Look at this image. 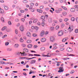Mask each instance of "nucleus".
<instances>
[{"mask_svg":"<svg viewBox=\"0 0 78 78\" xmlns=\"http://www.w3.org/2000/svg\"><path fill=\"white\" fill-rule=\"evenodd\" d=\"M64 71V69L63 67H60L59 68V70L58 71V72L60 73L61 72H63Z\"/></svg>","mask_w":78,"mask_h":78,"instance_id":"obj_1","label":"nucleus"},{"mask_svg":"<svg viewBox=\"0 0 78 78\" xmlns=\"http://www.w3.org/2000/svg\"><path fill=\"white\" fill-rule=\"evenodd\" d=\"M73 25H72L71 27H70L69 28H68V30L69 31V32H71L73 30Z\"/></svg>","mask_w":78,"mask_h":78,"instance_id":"obj_2","label":"nucleus"},{"mask_svg":"<svg viewBox=\"0 0 78 78\" xmlns=\"http://www.w3.org/2000/svg\"><path fill=\"white\" fill-rule=\"evenodd\" d=\"M58 36H61L63 35V32L62 30H60L58 33Z\"/></svg>","mask_w":78,"mask_h":78,"instance_id":"obj_3","label":"nucleus"},{"mask_svg":"<svg viewBox=\"0 0 78 78\" xmlns=\"http://www.w3.org/2000/svg\"><path fill=\"white\" fill-rule=\"evenodd\" d=\"M67 51L69 52H72L73 51V49L70 48H68L66 49Z\"/></svg>","mask_w":78,"mask_h":78,"instance_id":"obj_4","label":"nucleus"},{"mask_svg":"<svg viewBox=\"0 0 78 78\" xmlns=\"http://www.w3.org/2000/svg\"><path fill=\"white\" fill-rule=\"evenodd\" d=\"M2 6L4 7L5 10H8L9 9V7L8 6L5 5H3Z\"/></svg>","mask_w":78,"mask_h":78,"instance_id":"obj_5","label":"nucleus"},{"mask_svg":"<svg viewBox=\"0 0 78 78\" xmlns=\"http://www.w3.org/2000/svg\"><path fill=\"white\" fill-rule=\"evenodd\" d=\"M50 41H51V42H54V41H55V37H50Z\"/></svg>","mask_w":78,"mask_h":78,"instance_id":"obj_6","label":"nucleus"},{"mask_svg":"<svg viewBox=\"0 0 78 78\" xmlns=\"http://www.w3.org/2000/svg\"><path fill=\"white\" fill-rule=\"evenodd\" d=\"M20 29L21 31H23L24 30V27L23 26H21L20 27Z\"/></svg>","mask_w":78,"mask_h":78,"instance_id":"obj_7","label":"nucleus"},{"mask_svg":"<svg viewBox=\"0 0 78 78\" xmlns=\"http://www.w3.org/2000/svg\"><path fill=\"white\" fill-rule=\"evenodd\" d=\"M68 39H69V38L68 37L62 39V41L63 42H66V41L68 40Z\"/></svg>","mask_w":78,"mask_h":78,"instance_id":"obj_8","label":"nucleus"},{"mask_svg":"<svg viewBox=\"0 0 78 78\" xmlns=\"http://www.w3.org/2000/svg\"><path fill=\"white\" fill-rule=\"evenodd\" d=\"M45 33V32H44V31H42L41 33L40 36H41V37H42L44 35V34Z\"/></svg>","mask_w":78,"mask_h":78,"instance_id":"obj_9","label":"nucleus"},{"mask_svg":"<svg viewBox=\"0 0 78 78\" xmlns=\"http://www.w3.org/2000/svg\"><path fill=\"white\" fill-rule=\"evenodd\" d=\"M48 21L50 23H51L52 22V18H49L48 19Z\"/></svg>","mask_w":78,"mask_h":78,"instance_id":"obj_10","label":"nucleus"},{"mask_svg":"<svg viewBox=\"0 0 78 78\" xmlns=\"http://www.w3.org/2000/svg\"><path fill=\"white\" fill-rule=\"evenodd\" d=\"M3 13H4V10L0 8V14H2Z\"/></svg>","mask_w":78,"mask_h":78,"instance_id":"obj_11","label":"nucleus"},{"mask_svg":"<svg viewBox=\"0 0 78 78\" xmlns=\"http://www.w3.org/2000/svg\"><path fill=\"white\" fill-rule=\"evenodd\" d=\"M41 41L42 42H44L46 41V39L45 38H43L41 39Z\"/></svg>","mask_w":78,"mask_h":78,"instance_id":"obj_12","label":"nucleus"},{"mask_svg":"<svg viewBox=\"0 0 78 78\" xmlns=\"http://www.w3.org/2000/svg\"><path fill=\"white\" fill-rule=\"evenodd\" d=\"M36 62V60H32L30 62V64H34Z\"/></svg>","mask_w":78,"mask_h":78,"instance_id":"obj_13","label":"nucleus"},{"mask_svg":"<svg viewBox=\"0 0 78 78\" xmlns=\"http://www.w3.org/2000/svg\"><path fill=\"white\" fill-rule=\"evenodd\" d=\"M27 54L25 52H23V53H22L21 54V56H26L27 55Z\"/></svg>","mask_w":78,"mask_h":78,"instance_id":"obj_14","label":"nucleus"},{"mask_svg":"<svg viewBox=\"0 0 78 78\" xmlns=\"http://www.w3.org/2000/svg\"><path fill=\"white\" fill-rule=\"evenodd\" d=\"M64 32L65 33H67L69 32V29H65L64 30Z\"/></svg>","mask_w":78,"mask_h":78,"instance_id":"obj_15","label":"nucleus"},{"mask_svg":"<svg viewBox=\"0 0 78 78\" xmlns=\"http://www.w3.org/2000/svg\"><path fill=\"white\" fill-rule=\"evenodd\" d=\"M24 41V40H23V39H22V38H21L20 39V42H21V43H23Z\"/></svg>","mask_w":78,"mask_h":78,"instance_id":"obj_16","label":"nucleus"},{"mask_svg":"<svg viewBox=\"0 0 78 78\" xmlns=\"http://www.w3.org/2000/svg\"><path fill=\"white\" fill-rule=\"evenodd\" d=\"M27 36L28 37H31V34L30 32H28L27 33Z\"/></svg>","mask_w":78,"mask_h":78,"instance_id":"obj_17","label":"nucleus"},{"mask_svg":"<svg viewBox=\"0 0 78 78\" xmlns=\"http://www.w3.org/2000/svg\"><path fill=\"white\" fill-rule=\"evenodd\" d=\"M19 45L18 44H16L14 45V48H18L19 47Z\"/></svg>","mask_w":78,"mask_h":78,"instance_id":"obj_18","label":"nucleus"},{"mask_svg":"<svg viewBox=\"0 0 78 78\" xmlns=\"http://www.w3.org/2000/svg\"><path fill=\"white\" fill-rule=\"evenodd\" d=\"M23 52L26 53H27V52H28V49L25 48L23 49Z\"/></svg>","mask_w":78,"mask_h":78,"instance_id":"obj_19","label":"nucleus"},{"mask_svg":"<svg viewBox=\"0 0 78 78\" xmlns=\"http://www.w3.org/2000/svg\"><path fill=\"white\" fill-rule=\"evenodd\" d=\"M70 11L71 12H73L74 11H75V9L73 8H72L71 9Z\"/></svg>","mask_w":78,"mask_h":78,"instance_id":"obj_20","label":"nucleus"},{"mask_svg":"<svg viewBox=\"0 0 78 78\" xmlns=\"http://www.w3.org/2000/svg\"><path fill=\"white\" fill-rule=\"evenodd\" d=\"M67 13L66 12H64L62 13V14L64 16H66L67 14Z\"/></svg>","mask_w":78,"mask_h":78,"instance_id":"obj_21","label":"nucleus"},{"mask_svg":"<svg viewBox=\"0 0 78 78\" xmlns=\"http://www.w3.org/2000/svg\"><path fill=\"white\" fill-rule=\"evenodd\" d=\"M50 30L51 31H54L55 30V27H50Z\"/></svg>","mask_w":78,"mask_h":78,"instance_id":"obj_22","label":"nucleus"},{"mask_svg":"<svg viewBox=\"0 0 78 78\" xmlns=\"http://www.w3.org/2000/svg\"><path fill=\"white\" fill-rule=\"evenodd\" d=\"M37 11L39 12H40V13L42 12V10L40 9H38L37 10Z\"/></svg>","mask_w":78,"mask_h":78,"instance_id":"obj_23","label":"nucleus"},{"mask_svg":"<svg viewBox=\"0 0 78 78\" xmlns=\"http://www.w3.org/2000/svg\"><path fill=\"white\" fill-rule=\"evenodd\" d=\"M40 49L41 51H44V50H45V48L44 47H42Z\"/></svg>","mask_w":78,"mask_h":78,"instance_id":"obj_24","label":"nucleus"},{"mask_svg":"<svg viewBox=\"0 0 78 78\" xmlns=\"http://www.w3.org/2000/svg\"><path fill=\"white\" fill-rule=\"evenodd\" d=\"M31 42V40H28L27 41V43L28 44H30Z\"/></svg>","mask_w":78,"mask_h":78,"instance_id":"obj_25","label":"nucleus"},{"mask_svg":"<svg viewBox=\"0 0 78 78\" xmlns=\"http://www.w3.org/2000/svg\"><path fill=\"white\" fill-rule=\"evenodd\" d=\"M27 47H28V48H31V47H32V44H28L27 46Z\"/></svg>","mask_w":78,"mask_h":78,"instance_id":"obj_26","label":"nucleus"},{"mask_svg":"<svg viewBox=\"0 0 78 78\" xmlns=\"http://www.w3.org/2000/svg\"><path fill=\"white\" fill-rule=\"evenodd\" d=\"M58 12H59V13H60L61 11H62V9L61 8L58 9Z\"/></svg>","mask_w":78,"mask_h":78,"instance_id":"obj_27","label":"nucleus"},{"mask_svg":"<svg viewBox=\"0 0 78 78\" xmlns=\"http://www.w3.org/2000/svg\"><path fill=\"white\" fill-rule=\"evenodd\" d=\"M35 29H36V32H37V30L39 29V27H35Z\"/></svg>","mask_w":78,"mask_h":78,"instance_id":"obj_28","label":"nucleus"},{"mask_svg":"<svg viewBox=\"0 0 78 78\" xmlns=\"http://www.w3.org/2000/svg\"><path fill=\"white\" fill-rule=\"evenodd\" d=\"M41 19H42V20H44V19H45V17L44 16H41Z\"/></svg>","mask_w":78,"mask_h":78,"instance_id":"obj_29","label":"nucleus"},{"mask_svg":"<svg viewBox=\"0 0 78 78\" xmlns=\"http://www.w3.org/2000/svg\"><path fill=\"white\" fill-rule=\"evenodd\" d=\"M1 20L3 22H5V20L4 19V18L3 17H2L1 19Z\"/></svg>","mask_w":78,"mask_h":78,"instance_id":"obj_30","label":"nucleus"},{"mask_svg":"<svg viewBox=\"0 0 78 78\" xmlns=\"http://www.w3.org/2000/svg\"><path fill=\"white\" fill-rule=\"evenodd\" d=\"M6 27H4L2 28V31H3L5 30V29H6Z\"/></svg>","mask_w":78,"mask_h":78,"instance_id":"obj_31","label":"nucleus"},{"mask_svg":"<svg viewBox=\"0 0 78 78\" xmlns=\"http://www.w3.org/2000/svg\"><path fill=\"white\" fill-rule=\"evenodd\" d=\"M62 8H63V9H65V10H67V9L66 8V7H65L64 6H61V7Z\"/></svg>","mask_w":78,"mask_h":78,"instance_id":"obj_32","label":"nucleus"},{"mask_svg":"<svg viewBox=\"0 0 78 78\" xmlns=\"http://www.w3.org/2000/svg\"><path fill=\"white\" fill-rule=\"evenodd\" d=\"M59 28V26L58 25H57L55 27L56 30H58Z\"/></svg>","mask_w":78,"mask_h":78,"instance_id":"obj_33","label":"nucleus"},{"mask_svg":"<svg viewBox=\"0 0 78 78\" xmlns=\"http://www.w3.org/2000/svg\"><path fill=\"white\" fill-rule=\"evenodd\" d=\"M7 51H12V48H7Z\"/></svg>","mask_w":78,"mask_h":78,"instance_id":"obj_34","label":"nucleus"},{"mask_svg":"<svg viewBox=\"0 0 78 78\" xmlns=\"http://www.w3.org/2000/svg\"><path fill=\"white\" fill-rule=\"evenodd\" d=\"M71 21H75V18L74 17H72L71 18Z\"/></svg>","mask_w":78,"mask_h":78,"instance_id":"obj_35","label":"nucleus"},{"mask_svg":"<svg viewBox=\"0 0 78 78\" xmlns=\"http://www.w3.org/2000/svg\"><path fill=\"white\" fill-rule=\"evenodd\" d=\"M37 21V19H35L34 20L33 22L34 23H36Z\"/></svg>","mask_w":78,"mask_h":78,"instance_id":"obj_36","label":"nucleus"},{"mask_svg":"<svg viewBox=\"0 0 78 78\" xmlns=\"http://www.w3.org/2000/svg\"><path fill=\"white\" fill-rule=\"evenodd\" d=\"M33 35V36L34 37H36V36H37V34H32Z\"/></svg>","mask_w":78,"mask_h":78,"instance_id":"obj_37","label":"nucleus"},{"mask_svg":"<svg viewBox=\"0 0 78 78\" xmlns=\"http://www.w3.org/2000/svg\"><path fill=\"white\" fill-rule=\"evenodd\" d=\"M48 6L49 7H52L53 6V4H49Z\"/></svg>","mask_w":78,"mask_h":78,"instance_id":"obj_38","label":"nucleus"},{"mask_svg":"<svg viewBox=\"0 0 78 78\" xmlns=\"http://www.w3.org/2000/svg\"><path fill=\"white\" fill-rule=\"evenodd\" d=\"M15 21L16 22H19V20L18 19H16L15 20Z\"/></svg>","mask_w":78,"mask_h":78,"instance_id":"obj_39","label":"nucleus"},{"mask_svg":"<svg viewBox=\"0 0 78 78\" xmlns=\"http://www.w3.org/2000/svg\"><path fill=\"white\" fill-rule=\"evenodd\" d=\"M64 20L65 22H67L69 20V19L68 18H65Z\"/></svg>","mask_w":78,"mask_h":78,"instance_id":"obj_40","label":"nucleus"},{"mask_svg":"<svg viewBox=\"0 0 78 78\" xmlns=\"http://www.w3.org/2000/svg\"><path fill=\"white\" fill-rule=\"evenodd\" d=\"M7 37V35H5L2 37V38L3 39V38H5V37Z\"/></svg>","mask_w":78,"mask_h":78,"instance_id":"obj_41","label":"nucleus"},{"mask_svg":"<svg viewBox=\"0 0 78 78\" xmlns=\"http://www.w3.org/2000/svg\"><path fill=\"white\" fill-rule=\"evenodd\" d=\"M54 2V0H49V2L50 3H53Z\"/></svg>","mask_w":78,"mask_h":78,"instance_id":"obj_42","label":"nucleus"},{"mask_svg":"<svg viewBox=\"0 0 78 78\" xmlns=\"http://www.w3.org/2000/svg\"><path fill=\"white\" fill-rule=\"evenodd\" d=\"M6 31H7V32H9V31H10V29H6Z\"/></svg>","mask_w":78,"mask_h":78,"instance_id":"obj_43","label":"nucleus"},{"mask_svg":"<svg viewBox=\"0 0 78 78\" xmlns=\"http://www.w3.org/2000/svg\"><path fill=\"white\" fill-rule=\"evenodd\" d=\"M9 42H6L5 43V45L7 46L8 45H9Z\"/></svg>","mask_w":78,"mask_h":78,"instance_id":"obj_44","label":"nucleus"},{"mask_svg":"<svg viewBox=\"0 0 78 78\" xmlns=\"http://www.w3.org/2000/svg\"><path fill=\"white\" fill-rule=\"evenodd\" d=\"M75 72V71L74 70H72L71 71L70 73L71 74H72V73H73Z\"/></svg>","mask_w":78,"mask_h":78,"instance_id":"obj_45","label":"nucleus"},{"mask_svg":"<svg viewBox=\"0 0 78 78\" xmlns=\"http://www.w3.org/2000/svg\"><path fill=\"white\" fill-rule=\"evenodd\" d=\"M23 3H27L28 1H27V0H23Z\"/></svg>","mask_w":78,"mask_h":78,"instance_id":"obj_46","label":"nucleus"},{"mask_svg":"<svg viewBox=\"0 0 78 78\" xmlns=\"http://www.w3.org/2000/svg\"><path fill=\"white\" fill-rule=\"evenodd\" d=\"M74 8H78V5H76L74 6Z\"/></svg>","mask_w":78,"mask_h":78,"instance_id":"obj_47","label":"nucleus"},{"mask_svg":"<svg viewBox=\"0 0 78 78\" xmlns=\"http://www.w3.org/2000/svg\"><path fill=\"white\" fill-rule=\"evenodd\" d=\"M22 46L23 47H25V46H26V45L25 44H22Z\"/></svg>","mask_w":78,"mask_h":78,"instance_id":"obj_48","label":"nucleus"},{"mask_svg":"<svg viewBox=\"0 0 78 78\" xmlns=\"http://www.w3.org/2000/svg\"><path fill=\"white\" fill-rule=\"evenodd\" d=\"M67 59H69L70 58H63V59L64 60H67Z\"/></svg>","mask_w":78,"mask_h":78,"instance_id":"obj_49","label":"nucleus"},{"mask_svg":"<svg viewBox=\"0 0 78 78\" xmlns=\"http://www.w3.org/2000/svg\"><path fill=\"white\" fill-rule=\"evenodd\" d=\"M22 53L21 52H18L17 53V55H20V54H22Z\"/></svg>","mask_w":78,"mask_h":78,"instance_id":"obj_50","label":"nucleus"},{"mask_svg":"<svg viewBox=\"0 0 78 78\" xmlns=\"http://www.w3.org/2000/svg\"><path fill=\"white\" fill-rule=\"evenodd\" d=\"M75 33H78V29H76L75 30Z\"/></svg>","mask_w":78,"mask_h":78,"instance_id":"obj_51","label":"nucleus"},{"mask_svg":"<svg viewBox=\"0 0 78 78\" xmlns=\"http://www.w3.org/2000/svg\"><path fill=\"white\" fill-rule=\"evenodd\" d=\"M30 5L31 6H34V4L33 3H30Z\"/></svg>","mask_w":78,"mask_h":78,"instance_id":"obj_52","label":"nucleus"},{"mask_svg":"<svg viewBox=\"0 0 78 78\" xmlns=\"http://www.w3.org/2000/svg\"><path fill=\"white\" fill-rule=\"evenodd\" d=\"M58 48V47L55 46L53 48V50H55L56 49H57Z\"/></svg>","mask_w":78,"mask_h":78,"instance_id":"obj_53","label":"nucleus"},{"mask_svg":"<svg viewBox=\"0 0 78 78\" xmlns=\"http://www.w3.org/2000/svg\"><path fill=\"white\" fill-rule=\"evenodd\" d=\"M8 23L9 25H11V21H8Z\"/></svg>","mask_w":78,"mask_h":78,"instance_id":"obj_54","label":"nucleus"},{"mask_svg":"<svg viewBox=\"0 0 78 78\" xmlns=\"http://www.w3.org/2000/svg\"><path fill=\"white\" fill-rule=\"evenodd\" d=\"M21 20L22 22H23L25 21V19L23 18H22L21 19Z\"/></svg>","mask_w":78,"mask_h":78,"instance_id":"obj_55","label":"nucleus"},{"mask_svg":"<svg viewBox=\"0 0 78 78\" xmlns=\"http://www.w3.org/2000/svg\"><path fill=\"white\" fill-rule=\"evenodd\" d=\"M44 22H43L41 23V25H42V27H44Z\"/></svg>","mask_w":78,"mask_h":78,"instance_id":"obj_56","label":"nucleus"},{"mask_svg":"<svg viewBox=\"0 0 78 78\" xmlns=\"http://www.w3.org/2000/svg\"><path fill=\"white\" fill-rule=\"evenodd\" d=\"M55 12H57V13H59V10H56Z\"/></svg>","mask_w":78,"mask_h":78,"instance_id":"obj_57","label":"nucleus"},{"mask_svg":"<svg viewBox=\"0 0 78 78\" xmlns=\"http://www.w3.org/2000/svg\"><path fill=\"white\" fill-rule=\"evenodd\" d=\"M15 33H16V34H18V31H17V29H16L15 30Z\"/></svg>","mask_w":78,"mask_h":78,"instance_id":"obj_58","label":"nucleus"},{"mask_svg":"<svg viewBox=\"0 0 78 78\" xmlns=\"http://www.w3.org/2000/svg\"><path fill=\"white\" fill-rule=\"evenodd\" d=\"M21 12H22V13H23L25 12V11L24 10H20Z\"/></svg>","mask_w":78,"mask_h":78,"instance_id":"obj_59","label":"nucleus"},{"mask_svg":"<svg viewBox=\"0 0 78 78\" xmlns=\"http://www.w3.org/2000/svg\"><path fill=\"white\" fill-rule=\"evenodd\" d=\"M57 45V43H55L53 44V47H55V46H56Z\"/></svg>","mask_w":78,"mask_h":78,"instance_id":"obj_60","label":"nucleus"},{"mask_svg":"<svg viewBox=\"0 0 78 78\" xmlns=\"http://www.w3.org/2000/svg\"><path fill=\"white\" fill-rule=\"evenodd\" d=\"M54 22L55 23H58V21H57V20H54Z\"/></svg>","mask_w":78,"mask_h":78,"instance_id":"obj_61","label":"nucleus"},{"mask_svg":"<svg viewBox=\"0 0 78 78\" xmlns=\"http://www.w3.org/2000/svg\"><path fill=\"white\" fill-rule=\"evenodd\" d=\"M45 10H46V11H49V8H46Z\"/></svg>","mask_w":78,"mask_h":78,"instance_id":"obj_62","label":"nucleus"},{"mask_svg":"<svg viewBox=\"0 0 78 78\" xmlns=\"http://www.w3.org/2000/svg\"><path fill=\"white\" fill-rule=\"evenodd\" d=\"M76 22H77V23H78V18L77 17L76 18Z\"/></svg>","mask_w":78,"mask_h":78,"instance_id":"obj_63","label":"nucleus"},{"mask_svg":"<svg viewBox=\"0 0 78 78\" xmlns=\"http://www.w3.org/2000/svg\"><path fill=\"white\" fill-rule=\"evenodd\" d=\"M64 48H62L60 49L61 51H63L64 50Z\"/></svg>","mask_w":78,"mask_h":78,"instance_id":"obj_64","label":"nucleus"}]
</instances>
